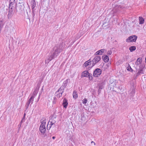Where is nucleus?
<instances>
[{
  "instance_id": "a18cd8bd",
  "label": "nucleus",
  "mask_w": 146,
  "mask_h": 146,
  "mask_svg": "<svg viewBox=\"0 0 146 146\" xmlns=\"http://www.w3.org/2000/svg\"><path fill=\"white\" fill-rule=\"evenodd\" d=\"M55 138V137H54V136H53L52 137V138L53 139H54Z\"/></svg>"
},
{
  "instance_id": "37998d69",
  "label": "nucleus",
  "mask_w": 146,
  "mask_h": 146,
  "mask_svg": "<svg viewBox=\"0 0 146 146\" xmlns=\"http://www.w3.org/2000/svg\"><path fill=\"white\" fill-rule=\"evenodd\" d=\"M23 120H21V122H20V123H21V124H22V123H23Z\"/></svg>"
},
{
  "instance_id": "f03ea898",
  "label": "nucleus",
  "mask_w": 146,
  "mask_h": 146,
  "mask_svg": "<svg viewBox=\"0 0 146 146\" xmlns=\"http://www.w3.org/2000/svg\"><path fill=\"white\" fill-rule=\"evenodd\" d=\"M58 55L57 53H56L54 51L50 53V56H48L45 60L46 63H48L50 61L56 57Z\"/></svg>"
},
{
  "instance_id": "72a5a7b5",
  "label": "nucleus",
  "mask_w": 146,
  "mask_h": 146,
  "mask_svg": "<svg viewBox=\"0 0 146 146\" xmlns=\"http://www.w3.org/2000/svg\"><path fill=\"white\" fill-rule=\"evenodd\" d=\"M87 99L86 98H85L82 100V103L84 104H86L87 103Z\"/></svg>"
},
{
  "instance_id": "c756f323",
  "label": "nucleus",
  "mask_w": 146,
  "mask_h": 146,
  "mask_svg": "<svg viewBox=\"0 0 146 146\" xmlns=\"http://www.w3.org/2000/svg\"><path fill=\"white\" fill-rule=\"evenodd\" d=\"M68 83V79H67L63 82V85H62V86H64V87L65 86V87H66V86L67 85Z\"/></svg>"
},
{
  "instance_id": "58836bf2",
  "label": "nucleus",
  "mask_w": 146,
  "mask_h": 146,
  "mask_svg": "<svg viewBox=\"0 0 146 146\" xmlns=\"http://www.w3.org/2000/svg\"><path fill=\"white\" fill-rule=\"evenodd\" d=\"M135 92V90L134 89H133L132 90V93L133 94H134Z\"/></svg>"
},
{
  "instance_id": "393cba45",
  "label": "nucleus",
  "mask_w": 146,
  "mask_h": 146,
  "mask_svg": "<svg viewBox=\"0 0 146 146\" xmlns=\"http://www.w3.org/2000/svg\"><path fill=\"white\" fill-rule=\"evenodd\" d=\"M15 0H10V4L9 5V7H10L11 6H13V5L14 3Z\"/></svg>"
},
{
  "instance_id": "20e7f679",
  "label": "nucleus",
  "mask_w": 146,
  "mask_h": 146,
  "mask_svg": "<svg viewBox=\"0 0 146 146\" xmlns=\"http://www.w3.org/2000/svg\"><path fill=\"white\" fill-rule=\"evenodd\" d=\"M137 36L136 35H132L126 39V41L127 42H135L137 38Z\"/></svg>"
},
{
  "instance_id": "5701e85b",
  "label": "nucleus",
  "mask_w": 146,
  "mask_h": 146,
  "mask_svg": "<svg viewBox=\"0 0 146 146\" xmlns=\"http://www.w3.org/2000/svg\"><path fill=\"white\" fill-rule=\"evenodd\" d=\"M32 3L31 4V7L33 10L35 8L36 6V3L35 0H33V1L32 2Z\"/></svg>"
},
{
  "instance_id": "423d86ee",
  "label": "nucleus",
  "mask_w": 146,
  "mask_h": 146,
  "mask_svg": "<svg viewBox=\"0 0 146 146\" xmlns=\"http://www.w3.org/2000/svg\"><path fill=\"white\" fill-rule=\"evenodd\" d=\"M101 57L99 56H95L94 59L92 60V65L91 67L94 66L96 63H98L101 60Z\"/></svg>"
},
{
  "instance_id": "ea45409f",
  "label": "nucleus",
  "mask_w": 146,
  "mask_h": 146,
  "mask_svg": "<svg viewBox=\"0 0 146 146\" xmlns=\"http://www.w3.org/2000/svg\"><path fill=\"white\" fill-rule=\"evenodd\" d=\"M21 125L22 124H21V123H20L19 125V127H20L21 126Z\"/></svg>"
},
{
  "instance_id": "c85d7f7f",
  "label": "nucleus",
  "mask_w": 146,
  "mask_h": 146,
  "mask_svg": "<svg viewBox=\"0 0 146 146\" xmlns=\"http://www.w3.org/2000/svg\"><path fill=\"white\" fill-rule=\"evenodd\" d=\"M34 98V96H31V98L29 99L28 101L30 102H31V104L33 103V99Z\"/></svg>"
},
{
  "instance_id": "a19ab883",
  "label": "nucleus",
  "mask_w": 146,
  "mask_h": 146,
  "mask_svg": "<svg viewBox=\"0 0 146 146\" xmlns=\"http://www.w3.org/2000/svg\"><path fill=\"white\" fill-rule=\"evenodd\" d=\"M25 117H23V118H22V120H23L24 121L25 120Z\"/></svg>"
},
{
  "instance_id": "bb28decb",
  "label": "nucleus",
  "mask_w": 146,
  "mask_h": 146,
  "mask_svg": "<svg viewBox=\"0 0 146 146\" xmlns=\"http://www.w3.org/2000/svg\"><path fill=\"white\" fill-rule=\"evenodd\" d=\"M87 77H88L89 79L90 80H92L93 78L92 74L90 73L88 74Z\"/></svg>"
},
{
  "instance_id": "c9c22d12",
  "label": "nucleus",
  "mask_w": 146,
  "mask_h": 146,
  "mask_svg": "<svg viewBox=\"0 0 146 146\" xmlns=\"http://www.w3.org/2000/svg\"><path fill=\"white\" fill-rule=\"evenodd\" d=\"M115 87L117 88L118 89L121 90L120 86H116V84L115 85Z\"/></svg>"
},
{
  "instance_id": "9b49d317",
  "label": "nucleus",
  "mask_w": 146,
  "mask_h": 146,
  "mask_svg": "<svg viewBox=\"0 0 146 146\" xmlns=\"http://www.w3.org/2000/svg\"><path fill=\"white\" fill-rule=\"evenodd\" d=\"M39 130L42 133H44L46 132V129L45 126H40L39 127Z\"/></svg>"
},
{
  "instance_id": "aec40b11",
  "label": "nucleus",
  "mask_w": 146,
  "mask_h": 146,
  "mask_svg": "<svg viewBox=\"0 0 146 146\" xmlns=\"http://www.w3.org/2000/svg\"><path fill=\"white\" fill-rule=\"evenodd\" d=\"M56 98L54 96H51L49 97L48 98L49 100L50 101H52L53 100V104H54L55 103L56 101L55 100Z\"/></svg>"
},
{
  "instance_id": "4468645a",
  "label": "nucleus",
  "mask_w": 146,
  "mask_h": 146,
  "mask_svg": "<svg viewBox=\"0 0 146 146\" xmlns=\"http://www.w3.org/2000/svg\"><path fill=\"white\" fill-rule=\"evenodd\" d=\"M40 122L41 124L40 126H45V125L46 123V119L45 117L43 118L40 120Z\"/></svg>"
},
{
  "instance_id": "1a4fd4ad",
  "label": "nucleus",
  "mask_w": 146,
  "mask_h": 146,
  "mask_svg": "<svg viewBox=\"0 0 146 146\" xmlns=\"http://www.w3.org/2000/svg\"><path fill=\"white\" fill-rule=\"evenodd\" d=\"M56 118L54 117H52L51 119L50 120V121L48 122L49 123V122L50 123L51 126L50 127H51V126H52L53 125L54 126V124L56 123Z\"/></svg>"
},
{
  "instance_id": "dca6fc26",
  "label": "nucleus",
  "mask_w": 146,
  "mask_h": 146,
  "mask_svg": "<svg viewBox=\"0 0 146 146\" xmlns=\"http://www.w3.org/2000/svg\"><path fill=\"white\" fill-rule=\"evenodd\" d=\"M102 58L104 61L106 62H108L109 60V58L108 56L105 55L102 56Z\"/></svg>"
},
{
  "instance_id": "49530a36",
  "label": "nucleus",
  "mask_w": 146,
  "mask_h": 146,
  "mask_svg": "<svg viewBox=\"0 0 146 146\" xmlns=\"http://www.w3.org/2000/svg\"><path fill=\"white\" fill-rule=\"evenodd\" d=\"M25 115H26V114H25V113L23 117H25Z\"/></svg>"
},
{
  "instance_id": "412c9836",
  "label": "nucleus",
  "mask_w": 146,
  "mask_h": 146,
  "mask_svg": "<svg viewBox=\"0 0 146 146\" xmlns=\"http://www.w3.org/2000/svg\"><path fill=\"white\" fill-rule=\"evenodd\" d=\"M139 24H142L144 23V19L142 17H139Z\"/></svg>"
},
{
  "instance_id": "6ab92c4d",
  "label": "nucleus",
  "mask_w": 146,
  "mask_h": 146,
  "mask_svg": "<svg viewBox=\"0 0 146 146\" xmlns=\"http://www.w3.org/2000/svg\"><path fill=\"white\" fill-rule=\"evenodd\" d=\"M143 69L141 67H140V68L139 69L138 72L136 74V76H138L139 75H140L141 74H143Z\"/></svg>"
},
{
  "instance_id": "8fccbe9b",
  "label": "nucleus",
  "mask_w": 146,
  "mask_h": 146,
  "mask_svg": "<svg viewBox=\"0 0 146 146\" xmlns=\"http://www.w3.org/2000/svg\"><path fill=\"white\" fill-rule=\"evenodd\" d=\"M93 142H93V141H92V142H91V143H93Z\"/></svg>"
},
{
  "instance_id": "4c0bfd02",
  "label": "nucleus",
  "mask_w": 146,
  "mask_h": 146,
  "mask_svg": "<svg viewBox=\"0 0 146 146\" xmlns=\"http://www.w3.org/2000/svg\"><path fill=\"white\" fill-rule=\"evenodd\" d=\"M127 70L130 71H131V70H132V69L131 68V67L130 66L129 67V68H128L127 69Z\"/></svg>"
},
{
  "instance_id": "2eb2a0df",
  "label": "nucleus",
  "mask_w": 146,
  "mask_h": 146,
  "mask_svg": "<svg viewBox=\"0 0 146 146\" xmlns=\"http://www.w3.org/2000/svg\"><path fill=\"white\" fill-rule=\"evenodd\" d=\"M142 61V58H138L135 62V65L137 66H139V65L141 64Z\"/></svg>"
},
{
  "instance_id": "39448f33",
  "label": "nucleus",
  "mask_w": 146,
  "mask_h": 146,
  "mask_svg": "<svg viewBox=\"0 0 146 146\" xmlns=\"http://www.w3.org/2000/svg\"><path fill=\"white\" fill-rule=\"evenodd\" d=\"M16 8L19 11H22L24 8V2L22 1L19 2L16 7Z\"/></svg>"
},
{
  "instance_id": "f704fd0d",
  "label": "nucleus",
  "mask_w": 146,
  "mask_h": 146,
  "mask_svg": "<svg viewBox=\"0 0 146 146\" xmlns=\"http://www.w3.org/2000/svg\"><path fill=\"white\" fill-rule=\"evenodd\" d=\"M112 54V52L111 50H109L107 52V54L108 55H110Z\"/></svg>"
},
{
  "instance_id": "2f4dec72",
  "label": "nucleus",
  "mask_w": 146,
  "mask_h": 146,
  "mask_svg": "<svg viewBox=\"0 0 146 146\" xmlns=\"http://www.w3.org/2000/svg\"><path fill=\"white\" fill-rule=\"evenodd\" d=\"M3 20L0 21V29L3 27Z\"/></svg>"
},
{
  "instance_id": "4be33fe9",
  "label": "nucleus",
  "mask_w": 146,
  "mask_h": 146,
  "mask_svg": "<svg viewBox=\"0 0 146 146\" xmlns=\"http://www.w3.org/2000/svg\"><path fill=\"white\" fill-rule=\"evenodd\" d=\"M73 97L74 98L76 99L78 97L77 93L76 91H74L73 93Z\"/></svg>"
},
{
  "instance_id": "7c9ffc66",
  "label": "nucleus",
  "mask_w": 146,
  "mask_h": 146,
  "mask_svg": "<svg viewBox=\"0 0 146 146\" xmlns=\"http://www.w3.org/2000/svg\"><path fill=\"white\" fill-rule=\"evenodd\" d=\"M55 94H56V96L58 98H60V97H61L62 95V93H61L60 92H58V93H55Z\"/></svg>"
},
{
  "instance_id": "6e6552de",
  "label": "nucleus",
  "mask_w": 146,
  "mask_h": 146,
  "mask_svg": "<svg viewBox=\"0 0 146 146\" xmlns=\"http://www.w3.org/2000/svg\"><path fill=\"white\" fill-rule=\"evenodd\" d=\"M7 31L9 33L10 35L14 34L16 32L15 28L13 27H11Z\"/></svg>"
},
{
  "instance_id": "f257e3e1",
  "label": "nucleus",
  "mask_w": 146,
  "mask_h": 146,
  "mask_svg": "<svg viewBox=\"0 0 146 146\" xmlns=\"http://www.w3.org/2000/svg\"><path fill=\"white\" fill-rule=\"evenodd\" d=\"M65 42H62L59 45L55 46L53 48V51L58 54L64 49L65 46Z\"/></svg>"
},
{
  "instance_id": "b1692460",
  "label": "nucleus",
  "mask_w": 146,
  "mask_h": 146,
  "mask_svg": "<svg viewBox=\"0 0 146 146\" xmlns=\"http://www.w3.org/2000/svg\"><path fill=\"white\" fill-rule=\"evenodd\" d=\"M90 60H89L85 62L84 64H83V66L86 67L88 65H90L89 63H91V61H90Z\"/></svg>"
},
{
  "instance_id": "ddd939ff",
  "label": "nucleus",
  "mask_w": 146,
  "mask_h": 146,
  "mask_svg": "<svg viewBox=\"0 0 146 146\" xmlns=\"http://www.w3.org/2000/svg\"><path fill=\"white\" fill-rule=\"evenodd\" d=\"M68 104L67 100L66 98H64V99L62 103V105L63 107L65 108H66L67 107Z\"/></svg>"
},
{
  "instance_id": "0eeeda50",
  "label": "nucleus",
  "mask_w": 146,
  "mask_h": 146,
  "mask_svg": "<svg viewBox=\"0 0 146 146\" xmlns=\"http://www.w3.org/2000/svg\"><path fill=\"white\" fill-rule=\"evenodd\" d=\"M101 72L102 71L100 69L97 68L94 72L93 76L95 77H98L101 74Z\"/></svg>"
},
{
  "instance_id": "e433bc0d",
  "label": "nucleus",
  "mask_w": 146,
  "mask_h": 146,
  "mask_svg": "<svg viewBox=\"0 0 146 146\" xmlns=\"http://www.w3.org/2000/svg\"><path fill=\"white\" fill-rule=\"evenodd\" d=\"M29 104H28L27 103H26V104L25 105V107H26V108L27 109L28 108V107L29 106Z\"/></svg>"
},
{
  "instance_id": "09e8293b",
  "label": "nucleus",
  "mask_w": 146,
  "mask_h": 146,
  "mask_svg": "<svg viewBox=\"0 0 146 146\" xmlns=\"http://www.w3.org/2000/svg\"><path fill=\"white\" fill-rule=\"evenodd\" d=\"M91 61V63H89L90 65H91V61Z\"/></svg>"
},
{
  "instance_id": "f8f14e48",
  "label": "nucleus",
  "mask_w": 146,
  "mask_h": 146,
  "mask_svg": "<svg viewBox=\"0 0 146 146\" xmlns=\"http://www.w3.org/2000/svg\"><path fill=\"white\" fill-rule=\"evenodd\" d=\"M105 51H106V50L104 49H102L100 50L97 51L95 54V55H101Z\"/></svg>"
},
{
  "instance_id": "9d476101",
  "label": "nucleus",
  "mask_w": 146,
  "mask_h": 146,
  "mask_svg": "<svg viewBox=\"0 0 146 146\" xmlns=\"http://www.w3.org/2000/svg\"><path fill=\"white\" fill-rule=\"evenodd\" d=\"M122 6H121V5H119L117 6L115 8H114L112 10V11L115 13H116L117 11V8L118 9L119 8H122L125 7L124 3L122 4Z\"/></svg>"
},
{
  "instance_id": "473e14b6",
  "label": "nucleus",
  "mask_w": 146,
  "mask_h": 146,
  "mask_svg": "<svg viewBox=\"0 0 146 146\" xmlns=\"http://www.w3.org/2000/svg\"><path fill=\"white\" fill-rule=\"evenodd\" d=\"M38 89H36L35 90H34V92H33V95L34 96V97L36 95L37 93L38 92Z\"/></svg>"
},
{
  "instance_id": "3c124183",
  "label": "nucleus",
  "mask_w": 146,
  "mask_h": 146,
  "mask_svg": "<svg viewBox=\"0 0 146 146\" xmlns=\"http://www.w3.org/2000/svg\"><path fill=\"white\" fill-rule=\"evenodd\" d=\"M1 29H0V33H1Z\"/></svg>"
},
{
  "instance_id": "79ce46f5",
  "label": "nucleus",
  "mask_w": 146,
  "mask_h": 146,
  "mask_svg": "<svg viewBox=\"0 0 146 146\" xmlns=\"http://www.w3.org/2000/svg\"><path fill=\"white\" fill-rule=\"evenodd\" d=\"M27 103L29 105L31 103L30 102L28 101Z\"/></svg>"
},
{
  "instance_id": "7ed1b4c3",
  "label": "nucleus",
  "mask_w": 146,
  "mask_h": 146,
  "mask_svg": "<svg viewBox=\"0 0 146 146\" xmlns=\"http://www.w3.org/2000/svg\"><path fill=\"white\" fill-rule=\"evenodd\" d=\"M15 10L13 6L9 7V13L8 15V18L11 19L14 14Z\"/></svg>"
},
{
  "instance_id": "c03bdc74",
  "label": "nucleus",
  "mask_w": 146,
  "mask_h": 146,
  "mask_svg": "<svg viewBox=\"0 0 146 146\" xmlns=\"http://www.w3.org/2000/svg\"><path fill=\"white\" fill-rule=\"evenodd\" d=\"M50 128H49V129H48V125H47V129H50Z\"/></svg>"
},
{
  "instance_id": "f3484780",
  "label": "nucleus",
  "mask_w": 146,
  "mask_h": 146,
  "mask_svg": "<svg viewBox=\"0 0 146 146\" xmlns=\"http://www.w3.org/2000/svg\"><path fill=\"white\" fill-rule=\"evenodd\" d=\"M89 73L87 71H84L82 73L81 76L82 78L83 77H87L89 74Z\"/></svg>"
},
{
  "instance_id": "a878e982",
  "label": "nucleus",
  "mask_w": 146,
  "mask_h": 146,
  "mask_svg": "<svg viewBox=\"0 0 146 146\" xmlns=\"http://www.w3.org/2000/svg\"><path fill=\"white\" fill-rule=\"evenodd\" d=\"M136 49V47L134 46H131L129 48V50L131 52H132L135 50Z\"/></svg>"
},
{
  "instance_id": "a211bd4d",
  "label": "nucleus",
  "mask_w": 146,
  "mask_h": 146,
  "mask_svg": "<svg viewBox=\"0 0 146 146\" xmlns=\"http://www.w3.org/2000/svg\"><path fill=\"white\" fill-rule=\"evenodd\" d=\"M64 86H61L60 88L56 92V93H57L58 92H60L63 93L64 92Z\"/></svg>"
},
{
  "instance_id": "de8ad7c7",
  "label": "nucleus",
  "mask_w": 146,
  "mask_h": 146,
  "mask_svg": "<svg viewBox=\"0 0 146 146\" xmlns=\"http://www.w3.org/2000/svg\"><path fill=\"white\" fill-rule=\"evenodd\" d=\"M145 62L146 63V56L145 58Z\"/></svg>"
},
{
  "instance_id": "cd10ccee",
  "label": "nucleus",
  "mask_w": 146,
  "mask_h": 146,
  "mask_svg": "<svg viewBox=\"0 0 146 146\" xmlns=\"http://www.w3.org/2000/svg\"><path fill=\"white\" fill-rule=\"evenodd\" d=\"M34 98V96H31V98L29 99L28 101L30 102H31V104L33 103V99Z\"/></svg>"
}]
</instances>
